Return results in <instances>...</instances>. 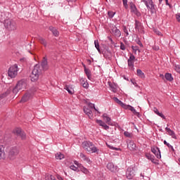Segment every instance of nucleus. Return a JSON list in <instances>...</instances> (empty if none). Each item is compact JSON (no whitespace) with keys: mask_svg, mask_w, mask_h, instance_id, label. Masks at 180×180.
I'll return each instance as SVG.
<instances>
[{"mask_svg":"<svg viewBox=\"0 0 180 180\" xmlns=\"http://www.w3.org/2000/svg\"><path fill=\"white\" fill-rule=\"evenodd\" d=\"M131 49H132L133 51H134V53H137V51H139V53H140V51L139 50L138 46H132Z\"/></svg>","mask_w":180,"mask_h":180,"instance_id":"nucleus-41","label":"nucleus"},{"mask_svg":"<svg viewBox=\"0 0 180 180\" xmlns=\"http://www.w3.org/2000/svg\"><path fill=\"white\" fill-rule=\"evenodd\" d=\"M79 158L85 162H87V164H89V165L92 164V160L89 159V158L86 157V155H85L84 153H81L79 154Z\"/></svg>","mask_w":180,"mask_h":180,"instance_id":"nucleus-13","label":"nucleus"},{"mask_svg":"<svg viewBox=\"0 0 180 180\" xmlns=\"http://www.w3.org/2000/svg\"><path fill=\"white\" fill-rule=\"evenodd\" d=\"M8 75L10 78H15L18 75V65L15 64L8 69Z\"/></svg>","mask_w":180,"mask_h":180,"instance_id":"nucleus-5","label":"nucleus"},{"mask_svg":"<svg viewBox=\"0 0 180 180\" xmlns=\"http://www.w3.org/2000/svg\"><path fill=\"white\" fill-rule=\"evenodd\" d=\"M66 91H68V94L72 95L74 94V89L72 88V85H66L64 88Z\"/></svg>","mask_w":180,"mask_h":180,"instance_id":"nucleus-20","label":"nucleus"},{"mask_svg":"<svg viewBox=\"0 0 180 180\" xmlns=\"http://www.w3.org/2000/svg\"><path fill=\"white\" fill-rule=\"evenodd\" d=\"M103 120L108 123V124H110V117L108 116V114L103 115Z\"/></svg>","mask_w":180,"mask_h":180,"instance_id":"nucleus-31","label":"nucleus"},{"mask_svg":"<svg viewBox=\"0 0 180 180\" xmlns=\"http://www.w3.org/2000/svg\"><path fill=\"white\" fill-rule=\"evenodd\" d=\"M127 148L130 151H134L136 150V143L133 141H130L127 144Z\"/></svg>","mask_w":180,"mask_h":180,"instance_id":"nucleus-19","label":"nucleus"},{"mask_svg":"<svg viewBox=\"0 0 180 180\" xmlns=\"http://www.w3.org/2000/svg\"><path fill=\"white\" fill-rule=\"evenodd\" d=\"M96 122L98 124H99V126H101V127L103 125V123H104L103 121L101 120H96Z\"/></svg>","mask_w":180,"mask_h":180,"instance_id":"nucleus-46","label":"nucleus"},{"mask_svg":"<svg viewBox=\"0 0 180 180\" xmlns=\"http://www.w3.org/2000/svg\"><path fill=\"white\" fill-rule=\"evenodd\" d=\"M34 94L33 93V91H32V90L27 91L25 94L22 96L21 102H27L29 99H32L33 98Z\"/></svg>","mask_w":180,"mask_h":180,"instance_id":"nucleus-8","label":"nucleus"},{"mask_svg":"<svg viewBox=\"0 0 180 180\" xmlns=\"http://www.w3.org/2000/svg\"><path fill=\"white\" fill-rule=\"evenodd\" d=\"M124 108L131 110V112H133V113L134 115H139V112H137V111H136V109H134L133 107H131V105H124Z\"/></svg>","mask_w":180,"mask_h":180,"instance_id":"nucleus-23","label":"nucleus"},{"mask_svg":"<svg viewBox=\"0 0 180 180\" xmlns=\"http://www.w3.org/2000/svg\"><path fill=\"white\" fill-rule=\"evenodd\" d=\"M74 164H75V165H77V167H79V163H78V162L75 161Z\"/></svg>","mask_w":180,"mask_h":180,"instance_id":"nucleus-59","label":"nucleus"},{"mask_svg":"<svg viewBox=\"0 0 180 180\" xmlns=\"http://www.w3.org/2000/svg\"><path fill=\"white\" fill-rule=\"evenodd\" d=\"M176 19L178 22H180V13L176 14Z\"/></svg>","mask_w":180,"mask_h":180,"instance_id":"nucleus-54","label":"nucleus"},{"mask_svg":"<svg viewBox=\"0 0 180 180\" xmlns=\"http://www.w3.org/2000/svg\"><path fill=\"white\" fill-rule=\"evenodd\" d=\"M130 8H131V12H134V13H136L137 16L140 15V13H137V8H136V5H134L133 3L130 4Z\"/></svg>","mask_w":180,"mask_h":180,"instance_id":"nucleus-24","label":"nucleus"},{"mask_svg":"<svg viewBox=\"0 0 180 180\" xmlns=\"http://www.w3.org/2000/svg\"><path fill=\"white\" fill-rule=\"evenodd\" d=\"M82 172H83L84 174H89V171H88V169L85 167H83L81 169Z\"/></svg>","mask_w":180,"mask_h":180,"instance_id":"nucleus-45","label":"nucleus"},{"mask_svg":"<svg viewBox=\"0 0 180 180\" xmlns=\"http://www.w3.org/2000/svg\"><path fill=\"white\" fill-rule=\"evenodd\" d=\"M135 29L138 30L140 33H143V26H141V22L138 21L137 20H135Z\"/></svg>","mask_w":180,"mask_h":180,"instance_id":"nucleus-15","label":"nucleus"},{"mask_svg":"<svg viewBox=\"0 0 180 180\" xmlns=\"http://www.w3.org/2000/svg\"><path fill=\"white\" fill-rule=\"evenodd\" d=\"M22 132L23 131H22V129L20 128H16L14 131V133L18 136H20Z\"/></svg>","mask_w":180,"mask_h":180,"instance_id":"nucleus-37","label":"nucleus"},{"mask_svg":"<svg viewBox=\"0 0 180 180\" xmlns=\"http://www.w3.org/2000/svg\"><path fill=\"white\" fill-rule=\"evenodd\" d=\"M11 89H7L5 93L2 94L0 95V101L4 99V98H6V96H8V95H9L11 94Z\"/></svg>","mask_w":180,"mask_h":180,"instance_id":"nucleus-22","label":"nucleus"},{"mask_svg":"<svg viewBox=\"0 0 180 180\" xmlns=\"http://www.w3.org/2000/svg\"><path fill=\"white\" fill-rule=\"evenodd\" d=\"M108 16L109 18H110V19H112V18H113V16H115V13L113 11H108Z\"/></svg>","mask_w":180,"mask_h":180,"instance_id":"nucleus-44","label":"nucleus"},{"mask_svg":"<svg viewBox=\"0 0 180 180\" xmlns=\"http://www.w3.org/2000/svg\"><path fill=\"white\" fill-rule=\"evenodd\" d=\"M114 101L118 103V105H121V106H124V103H123V102H122L120 100H119V98H117V97H115L114 98Z\"/></svg>","mask_w":180,"mask_h":180,"instance_id":"nucleus-36","label":"nucleus"},{"mask_svg":"<svg viewBox=\"0 0 180 180\" xmlns=\"http://www.w3.org/2000/svg\"><path fill=\"white\" fill-rule=\"evenodd\" d=\"M120 49L123 51L126 50V46H124V44H123V42L120 43Z\"/></svg>","mask_w":180,"mask_h":180,"instance_id":"nucleus-48","label":"nucleus"},{"mask_svg":"<svg viewBox=\"0 0 180 180\" xmlns=\"http://www.w3.org/2000/svg\"><path fill=\"white\" fill-rule=\"evenodd\" d=\"M166 131H167L169 136H171L172 139H174L175 140H176V135L175 134V132L172 130H171V129L166 127L165 128Z\"/></svg>","mask_w":180,"mask_h":180,"instance_id":"nucleus-18","label":"nucleus"},{"mask_svg":"<svg viewBox=\"0 0 180 180\" xmlns=\"http://www.w3.org/2000/svg\"><path fill=\"white\" fill-rule=\"evenodd\" d=\"M134 60H136V57L133 54H131L127 60L128 67H129L130 70H134Z\"/></svg>","mask_w":180,"mask_h":180,"instance_id":"nucleus-10","label":"nucleus"},{"mask_svg":"<svg viewBox=\"0 0 180 180\" xmlns=\"http://www.w3.org/2000/svg\"><path fill=\"white\" fill-rule=\"evenodd\" d=\"M123 2V5L124 6V8H126V9H127V8L129 7V6L127 5V0H122Z\"/></svg>","mask_w":180,"mask_h":180,"instance_id":"nucleus-49","label":"nucleus"},{"mask_svg":"<svg viewBox=\"0 0 180 180\" xmlns=\"http://www.w3.org/2000/svg\"><path fill=\"white\" fill-rule=\"evenodd\" d=\"M82 147L87 153H98V151H99L98 148H96L92 142L84 141L82 143Z\"/></svg>","mask_w":180,"mask_h":180,"instance_id":"nucleus-2","label":"nucleus"},{"mask_svg":"<svg viewBox=\"0 0 180 180\" xmlns=\"http://www.w3.org/2000/svg\"><path fill=\"white\" fill-rule=\"evenodd\" d=\"M141 2H143L146 6L148 8L149 11L152 13L155 12V6H154V3H153V0H141Z\"/></svg>","mask_w":180,"mask_h":180,"instance_id":"nucleus-6","label":"nucleus"},{"mask_svg":"<svg viewBox=\"0 0 180 180\" xmlns=\"http://www.w3.org/2000/svg\"><path fill=\"white\" fill-rule=\"evenodd\" d=\"M38 40L39 43H41V44H43V46H44V47H47V41H46V39H43V37H39L38 38Z\"/></svg>","mask_w":180,"mask_h":180,"instance_id":"nucleus-26","label":"nucleus"},{"mask_svg":"<svg viewBox=\"0 0 180 180\" xmlns=\"http://www.w3.org/2000/svg\"><path fill=\"white\" fill-rule=\"evenodd\" d=\"M112 36H115V37H120L122 36V32L116 26H114L112 29Z\"/></svg>","mask_w":180,"mask_h":180,"instance_id":"nucleus-11","label":"nucleus"},{"mask_svg":"<svg viewBox=\"0 0 180 180\" xmlns=\"http://www.w3.org/2000/svg\"><path fill=\"white\" fill-rule=\"evenodd\" d=\"M86 82V80L84 78H81L80 79V84L82 85Z\"/></svg>","mask_w":180,"mask_h":180,"instance_id":"nucleus-52","label":"nucleus"},{"mask_svg":"<svg viewBox=\"0 0 180 180\" xmlns=\"http://www.w3.org/2000/svg\"><path fill=\"white\" fill-rule=\"evenodd\" d=\"M68 1V2H70V1H71V2H76L77 1V0H67Z\"/></svg>","mask_w":180,"mask_h":180,"instance_id":"nucleus-60","label":"nucleus"},{"mask_svg":"<svg viewBox=\"0 0 180 180\" xmlns=\"http://www.w3.org/2000/svg\"><path fill=\"white\" fill-rule=\"evenodd\" d=\"M58 180H63V178H61V177H58Z\"/></svg>","mask_w":180,"mask_h":180,"instance_id":"nucleus-61","label":"nucleus"},{"mask_svg":"<svg viewBox=\"0 0 180 180\" xmlns=\"http://www.w3.org/2000/svg\"><path fill=\"white\" fill-rule=\"evenodd\" d=\"M154 112L156 115H158V116L162 117V119H165V115H164L162 112H160V111H158V109H157L156 108H154Z\"/></svg>","mask_w":180,"mask_h":180,"instance_id":"nucleus-28","label":"nucleus"},{"mask_svg":"<svg viewBox=\"0 0 180 180\" xmlns=\"http://www.w3.org/2000/svg\"><path fill=\"white\" fill-rule=\"evenodd\" d=\"M167 5H168V0H165Z\"/></svg>","mask_w":180,"mask_h":180,"instance_id":"nucleus-62","label":"nucleus"},{"mask_svg":"<svg viewBox=\"0 0 180 180\" xmlns=\"http://www.w3.org/2000/svg\"><path fill=\"white\" fill-rule=\"evenodd\" d=\"M49 70V65L47 64V58H44L41 64H37L34 66L32 74L30 75L31 81L34 82L37 81L39 77H41V75L44 71Z\"/></svg>","mask_w":180,"mask_h":180,"instance_id":"nucleus-1","label":"nucleus"},{"mask_svg":"<svg viewBox=\"0 0 180 180\" xmlns=\"http://www.w3.org/2000/svg\"><path fill=\"white\" fill-rule=\"evenodd\" d=\"M22 89H26V80L25 79L20 80L17 83L15 88L13 89V94L16 95V94H18L19 91H22Z\"/></svg>","mask_w":180,"mask_h":180,"instance_id":"nucleus-3","label":"nucleus"},{"mask_svg":"<svg viewBox=\"0 0 180 180\" xmlns=\"http://www.w3.org/2000/svg\"><path fill=\"white\" fill-rule=\"evenodd\" d=\"M151 151L153 154H155L157 158L158 159L161 158V152L160 151L159 148H152Z\"/></svg>","mask_w":180,"mask_h":180,"instance_id":"nucleus-14","label":"nucleus"},{"mask_svg":"<svg viewBox=\"0 0 180 180\" xmlns=\"http://www.w3.org/2000/svg\"><path fill=\"white\" fill-rule=\"evenodd\" d=\"M94 44H95V47H96V49H97L98 53H101V49L99 48V41L95 40Z\"/></svg>","mask_w":180,"mask_h":180,"instance_id":"nucleus-35","label":"nucleus"},{"mask_svg":"<svg viewBox=\"0 0 180 180\" xmlns=\"http://www.w3.org/2000/svg\"><path fill=\"white\" fill-rule=\"evenodd\" d=\"M106 167L108 170L111 172H116V171H117V166H115L112 162H109Z\"/></svg>","mask_w":180,"mask_h":180,"instance_id":"nucleus-12","label":"nucleus"},{"mask_svg":"<svg viewBox=\"0 0 180 180\" xmlns=\"http://www.w3.org/2000/svg\"><path fill=\"white\" fill-rule=\"evenodd\" d=\"M19 136L22 140H26V134H25V132L22 131V133L20 134Z\"/></svg>","mask_w":180,"mask_h":180,"instance_id":"nucleus-43","label":"nucleus"},{"mask_svg":"<svg viewBox=\"0 0 180 180\" xmlns=\"http://www.w3.org/2000/svg\"><path fill=\"white\" fill-rule=\"evenodd\" d=\"M84 72L86 74V75L87 76L88 79H91V70H89V69H86V66L84 65Z\"/></svg>","mask_w":180,"mask_h":180,"instance_id":"nucleus-27","label":"nucleus"},{"mask_svg":"<svg viewBox=\"0 0 180 180\" xmlns=\"http://www.w3.org/2000/svg\"><path fill=\"white\" fill-rule=\"evenodd\" d=\"M123 32L125 33V36L127 37V36H129V31L127 30L126 26H123Z\"/></svg>","mask_w":180,"mask_h":180,"instance_id":"nucleus-40","label":"nucleus"},{"mask_svg":"<svg viewBox=\"0 0 180 180\" xmlns=\"http://www.w3.org/2000/svg\"><path fill=\"white\" fill-rule=\"evenodd\" d=\"M109 148H111L112 150H115V151H118L119 148H113L112 146H108Z\"/></svg>","mask_w":180,"mask_h":180,"instance_id":"nucleus-56","label":"nucleus"},{"mask_svg":"<svg viewBox=\"0 0 180 180\" xmlns=\"http://www.w3.org/2000/svg\"><path fill=\"white\" fill-rule=\"evenodd\" d=\"M18 154H19V149L15 147L12 148L8 153V158L13 160L18 157Z\"/></svg>","mask_w":180,"mask_h":180,"instance_id":"nucleus-7","label":"nucleus"},{"mask_svg":"<svg viewBox=\"0 0 180 180\" xmlns=\"http://www.w3.org/2000/svg\"><path fill=\"white\" fill-rule=\"evenodd\" d=\"M82 85L83 88H86V89H88L89 86V84L86 82Z\"/></svg>","mask_w":180,"mask_h":180,"instance_id":"nucleus-50","label":"nucleus"},{"mask_svg":"<svg viewBox=\"0 0 180 180\" xmlns=\"http://www.w3.org/2000/svg\"><path fill=\"white\" fill-rule=\"evenodd\" d=\"M55 157L56 160H63L64 158V155L61 153H57Z\"/></svg>","mask_w":180,"mask_h":180,"instance_id":"nucleus-34","label":"nucleus"},{"mask_svg":"<svg viewBox=\"0 0 180 180\" xmlns=\"http://www.w3.org/2000/svg\"><path fill=\"white\" fill-rule=\"evenodd\" d=\"M124 136H125V137H128L129 139H131V133L129 131H124Z\"/></svg>","mask_w":180,"mask_h":180,"instance_id":"nucleus-39","label":"nucleus"},{"mask_svg":"<svg viewBox=\"0 0 180 180\" xmlns=\"http://www.w3.org/2000/svg\"><path fill=\"white\" fill-rule=\"evenodd\" d=\"M153 49H154V50L158 51V50H160V46H154Z\"/></svg>","mask_w":180,"mask_h":180,"instance_id":"nucleus-58","label":"nucleus"},{"mask_svg":"<svg viewBox=\"0 0 180 180\" xmlns=\"http://www.w3.org/2000/svg\"><path fill=\"white\" fill-rule=\"evenodd\" d=\"M49 30L53 33V36L58 37L59 36L60 32L57 30V29L54 28L53 27H49Z\"/></svg>","mask_w":180,"mask_h":180,"instance_id":"nucleus-21","label":"nucleus"},{"mask_svg":"<svg viewBox=\"0 0 180 180\" xmlns=\"http://www.w3.org/2000/svg\"><path fill=\"white\" fill-rule=\"evenodd\" d=\"M165 78H166V79L169 82L174 81V78H172V75L169 73H166L165 75Z\"/></svg>","mask_w":180,"mask_h":180,"instance_id":"nucleus-33","label":"nucleus"},{"mask_svg":"<svg viewBox=\"0 0 180 180\" xmlns=\"http://www.w3.org/2000/svg\"><path fill=\"white\" fill-rule=\"evenodd\" d=\"M84 112L91 119L93 116L92 110L89 107H84Z\"/></svg>","mask_w":180,"mask_h":180,"instance_id":"nucleus-17","label":"nucleus"},{"mask_svg":"<svg viewBox=\"0 0 180 180\" xmlns=\"http://www.w3.org/2000/svg\"><path fill=\"white\" fill-rule=\"evenodd\" d=\"M136 74L138 75V77H140V78H145L146 76L144 75V72H143V71H141V70L138 69L136 70Z\"/></svg>","mask_w":180,"mask_h":180,"instance_id":"nucleus-32","label":"nucleus"},{"mask_svg":"<svg viewBox=\"0 0 180 180\" xmlns=\"http://www.w3.org/2000/svg\"><path fill=\"white\" fill-rule=\"evenodd\" d=\"M174 70L176 71V72H179L180 74V65H176L174 66Z\"/></svg>","mask_w":180,"mask_h":180,"instance_id":"nucleus-42","label":"nucleus"},{"mask_svg":"<svg viewBox=\"0 0 180 180\" xmlns=\"http://www.w3.org/2000/svg\"><path fill=\"white\" fill-rule=\"evenodd\" d=\"M5 158V149L4 147L0 146V160Z\"/></svg>","mask_w":180,"mask_h":180,"instance_id":"nucleus-29","label":"nucleus"},{"mask_svg":"<svg viewBox=\"0 0 180 180\" xmlns=\"http://www.w3.org/2000/svg\"><path fill=\"white\" fill-rule=\"evenodd\" d=\"M137 44H139V46H140L141 47H143V44L141 43V41L140 40H138L136 41Z\"/></svg>","mask_w":180,"mask_h":180,"instance_id":"nucleus-55","label":"nucleus"},{"mask_svg":"<svg viewBox=\"0 0 180 180\" xmlns=\"http://www.w3.org/2000/svg\"><path fill=\"white\" fill-rule=\"evenodd\" d=\"M70 169H72L73 171H77V169H78V168L77 167H75V165H71Z\"/></svg>","mask_w":180,"mask_h":180,"instance_id":"nucleus-53","label":"nucleus"},{"mask_svg":"<svg viewBox=\"0 0 180 180\" xmlns=\"http://www.w3.org/2000/svg\"><path fill=\"white\" fill-rule=\"evenodd\" d=\"M4 26L6 29L8 30L10 32L12 30H16V22L12 20H4Z\"/></svg>","mask_w":180,"mask_h":180,"instance_id":"nucleus-4","label":"nucleus"},{"mask_svg":"<svg viewBox=\"0 0 180 180\" xmlns=\"http://www.w3.org/2000/svg\"><path fill=\"white\" fill-rule=\"evenodd\" d=\"M104 130H109V126H108L105 122L101 126Z\"/></svg>","mask_w":180,"mask_h":180,"instance_id":"nucleus-47","label":"nucleus"},{"mask_svg":"<svg viewBox=\"0 0 180 180\" xmlns=\"http://www.w3.org/2000/svg\"><path fill=\"white\" fill-rule=\"evenodd\" d=\"M155 33H156V34H158V36H162V34L161 33V32H160L159 30H154Z\"/></svg>","mask_w":180,"mask_h":180,"instance_id":"nucleus-51","label":"nucleus"},{"mask_svg":"<svg viewBox=\"0 0 180 180\" xmlns=\"http://www.w3.org/2000/svg\"><path fill=\"white\" fill-rule=\"evenodd\" d=\"M136 174V171L134 170V167H129L126 172V176L127 179H131Z\"/></svg>","mask_w":180,"mask_h":180,"instance_id":"nucleus-9","label":"nucleus"},{"mask_svg":"<svg viewBox=\"0 0 180 180\" xmlns=\"http://www.w3.org/2000/svg\"><path fill=\"white\" fill-rule=\"evenodd\" d=\"M110 41H113V40H112V39H110Z\"/></svg>","mask_w":180,"mask_h":180,"instance_id":"nucleus-63","label":"nucleus"},{"mask_svg":"<svg viewBox=\"0 0 180 180\" xmlns=\"http://www.w3.org/2000/svg\"><path fill=\"white\" fill-rule=\"evenodd\" d=\"M108 85H109L110 89V91H112V92H114L115 94V92H117V84L109 82Z\"/></svg>","mask_w":180,"mask_h":180,"instance_id":"nucleus-16","label":"nucleus"},{"mask_svg":"<svg viewBox=\"0 0 180 180\" xmlns=\"http://www.w3.org/2000/svg\"><path fill=\"white\" fill-rule=\"evenodd\" d=\"M163 143L165 146L168 147V148H169L170 151H172V153L175 152V149H174V147L171 144H169L168 142H167V141H164Z\"/></svg>","mask_w":180,"mask_h":180,"instance_id":"nucleus-30","label":"nucleus"},{"mask_svg":"<svg viewBox=\"0 0 180 180\" xmlns=\"http://www.w3.org/2000/svg\"><path fill=\"white\" fill-rule=\"evenodd\" d=\"M87 108H89L91 110H92V109H94V110H96V108H95V105L93 103H89Z\"/></svg>","mask_w":180,"mask_h":180,"instance_id":"nucleus-38","label":"nucleus"},{"mask_svg":"<svg viewBox=\"0 0 180 180\" xmlns=\"http://www.w3.org/2000/svg\"><path fill=\"white\" fill-rule=\"evenodd\" d=\"M146 158H148V160H150V161L152 162H153V164H157V160L155 159H154V156L148 153L146 155Z\"/></svg>","mask_w":180,"mask_h":180,"instance_id":"nucleus-25","label":"nucleus"},{"mask_svg":"<svg viewBox=\"0 0 180 180\" xmlns=\"http://www.w3.org/2000/svg\"><path fill=\"white\" fill-rule=\"evenodd\" d=\"M51 178H54V176L51 175V176H48L47 177H46V180H51Z\"/></svg>","mask_w":180,"mask_h":180,"instance_id":"nucleus-57","label":"nucleus"}]
</instances>
